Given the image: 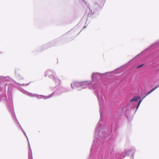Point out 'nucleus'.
I'll use <instances>...</instances> for the list:
<instances>
[{
  "mask_svg": "<svg viewBox=\"0 0 159 159\" xmlns=\"http://www.w3.org/2000/svg\"><path fill=\"white\" fill-rule=\"evenodd\" d=\"M142 101V100H139V102H138V105H137V106L136 107V109H137L138 108H139V107L140 103H141Z\"/></svg>",
  "mask_w": 159,
  "mask_h": 159,
  "instance_id": "f8f14e48",
  "label": "nucleus"
},
{
  "mask_svg": "<svg viewBox=\"0 0 159 159\" xmlns=\"http://www.w3.org/2000/svg\"><path fill=\"white\" fill-rule=\"evenodd\" d=\"M157 46L156 44H154L152 46H151L149 48H148V49L145 50L143 51L141 53H140V54H138L137 56H139L140 55H141L142 54H143V53H145V52L147 51H148L149 50H151V49H152L154 48Z\"/></svg>",
  "mask_w": 159,
  "mask_h": 159,
  "instance_id": "1a4fd4ad",
  "label": "nucleus"
},
{
  "mask_svg": "<svg viewBox=\"0 0 159 159\" xmlns=\"http://www.w3.org/2000/svg\"><path fill=\"white\" fill-rule=\"evenodd\" d=\"M135 152V149L134 148H133L130 150H126L125 151V155H128L130 156V158L134 159V155Z\"/></svg>",
  "mask_w": 159,
  "mask_h": 159,
  "instance_id": "0eeeda50",
  "label": "nucleus"
},
{
  "mask_svg": "<svg viewBox=\"0 0 159 159\" xmlns=\"http://www.w3.org/2000/svg\"><path fill=\"white\" fill-rule=\"evenodd\" d=\"M48 75H49V78L52 79L56 85H58L60 84L61 81L60 79L57 76L55 71L51 69L47 70L45 72L44 75L45 77H46Z\"/></svg>",
  "mask_w": 159,
  "mask_h": 159,
  "instance_id": "39448f33",
  "label": "nucleus"
},
{
  "mask_svg": "<svg viewBox=\"0 0 159 159\" xmlns=\"http://www.w3.org/2000/svg\"><path fill=\"white\" fill-rule=\"evenodd\" d=\"M20 90L23 93L31 97H35L38 99L43 98L46 99L51 98L53 96H58L61 95L63 93L66 91L63 88L60 87L57 89L55 91L52 92L51 94L48 96H45L43 95H39L36 94H32L30 93L24 89L20 88Z\"/></svg>",
  "mask_w": 159,
  "mask_h": 159,
  "instance_id": "7ed1b4c3",
  "label": "nucleus"
},
{
  "mask_svg": "<svg viewBox=\"0 0 159 159\" xmlns=\"http://www.w3.org/2000/svg\"><path fill=\"white\" fill-rule=\"evenodd\" d=\"M86 28V27L85 26H84V27H83V29H84L85 28Z\"/></svg>",
  "mask_w": 159,
  "mask_h": 159,
  "instance_id": "2eb2a0df",
  "label": "nucleus"
},
{
  "mask_svg": "<svg viewBox=\"0 0 159 159\" xmlns=\"http://www.w3.org/2000/svg\"><path fill=\"white\" fill-rule=\"evenodd\" d=\"M121 72V70L120 68H117L115 70H114L113 71L110 72H107L105 73L102 74L100 73H93L92 74V75L91 76L92 79V82H91V86L92 82L93 81H96V80H99L101 79L102 77L105 74L107 73H112L113 74H118L120 73Z\"/></svg>",
  "mask_w": 159,
  "mask_h": 159,
  "instance_id": "20e7f679",
  "label": "nucleus"
},
{
  "mask_svg": "<svg viewBox=\"0 0 159 159\" xmlns=\"http://www.w3.org/2000/svg\"><path fill=\"white\" fill-rule=\"evenodd\" d=\"M30 83H28V84H18L20 85H26V86H27L28 85H29L30 84Z\"/></svg>",
  "mask_w": 159,
  "mask_h": 159,
  "instance_id": "ddd939ff",
  "label": "nucleus"
},
{
  "mask_svg": "<svg viewBox=\"0 0 159 159\" xmlns=\"http://www.w3.org/2000/svg\"><path fill=\"white\" fill-rule=\"evenodd\" d=\"M159 86V85L156 86V87H155L154 88H153L150 91H149L148 93H146V95L144 96L143 98H142V101L148 95L150 94L151 93H152V91H153L154 90H155Z\"/></svg>",
  "mask_w": 159,
  "mask_h": 159,
  "instance_id": "9b49d317",
  "label": "nucleus"
},
{
  "mask_svg": "<svg viewBox=\"0 0 159 159\" xmlns=\"http://www.w3.org/2000/svg\"><path fill=\"white\" fill-rule=\"evenodd\" d=\"M90 11H91V12L92 13V10H90Z\"/></svg>",
  "mask_w": 159,
  "mask_h": 159,
  "instance_id": "f3484780",
  "label": "nucleus"
},
{
  "mask_svg": "<svg viewBox=\"0 0 159 159\" xmlns=\"http://www.w3.org/2000/svg\"><path fill=\"white\" fill-rule=\"evenodd\" d=\"M141 99V97L138 96H135L130 101V102H136L139 100Z\"/></svg>",
  "mask_w": 159,
  "mask_h": 159,
  "instance_id": "9d476101",
  "label": "nucleus"
},
{
  "mask_svg": "<svg viewBox=\"0 0 159 159\" xmlns=\"http://www.w3.org/2000/svg\"><path fill=\"white\" fill-rule=\"evenodd\" d=\"M89 159H92V158H91V157H89Z\"/></svg>",
  "mask_w": 159,
  "mask_h": 159,
  "instance_id": "dca6fc26",
  "label": "nucleus"
},
{
  "mask_svg": "<svg viewBox=\"0 0 159 159\" xmlns=\"http://www.w3.org/2000/svg\"><path fill=\"white\" fill-rule=\"evenodd\" d=\"M10 80V78L8 76L6 77H4L3 76H0V95H3L2 97V100H6L5 104L8 110L11 113L14 123L17 127L20 128L24 135L26 137L28 141L29 146L28 158L29 159H33L32 152L30 146L28 137L26 133L22 128L17 119L15 114L13 105L12 92L10 90L9 88H8V99H7L5 95H4V94L6 93V86L7 84V82Z\"/></svg>",
  "mask_w": 159,
  "mask_h": 159,
  "instance_id": "f03ea898",
  "label": "nucleus"
},
{
  "mask_svg": "<svg viewBox=\"0 0 159 159\" xmlns=\"http://www.w3.org/2000/svg\"><path fill=\"white\" fill-rule=\"evenodd\" d=\"M143 65H144L143 64H141V65H140L139 66H138L137 68H139L141 67H142Z\"/></svg>",
  "mask_w": 159,
  "mask_h": 159,
  "instance_id": "4468645a",
  "label": "nucleus"
},
{
  "mask_svg": "<svg viewBox=\"0 0 159 159\" xmlns=\"http://www.w3.org/2000/svg\"><path fill=\"white\" fill-rule=\"evenodd\" d=\"M123 152L121 151L115 152L113 149L110 150V157L107 159H122L125 156Z\"/></svg>",
  "mask_w": 159,
  "mask_h": 159,
  "instance_id": "423d86ee",
  "label": "nucleus"
},
{
  "mask_svg": "<svg viewBox=\"0 0 159 159\" xmlns=\"http://www.w3.org/2000/svg\"><path fill=\"white\" fill-rule=\"evenodd\" d=\"M15 75L16 78L19 80L23 79L24 77L21 75L19 73L17 72L16 70H15Z\"/></svg>",
  "mask_w": 159,
  "mask_h": 159,
  "instance_id": "6e6552de",
  "label": "nucleus"
},
{
  "mask_svg": "<svg viewBox=\"0 0 159 159\" xmlns=\"http://www.w3.org/2000/svg\"><path fill=\"white\" fill-rule=\"evenodd\" d=\"M71 87L73 89H76L78 90H80L89 87V89L96 90L95 93L97 95L99 103V112L100 113V119L96 126L95 129V134L97 136V140L95 139L91 147H95L99 145L103 142L104 139L107 137V128L104 129V128L101 127L102 123V114L103 112V103L104 102L103 97H104L103 90L97 84H95L93 86H91L90 81L83 82H75L71 84Z\"/></svg>",
  "mask_w": 159,
  "mask_h": 159,
  "instance_id": "f257e3e1",
  "label": "nucleus"
}]
</instances>
